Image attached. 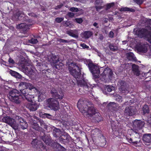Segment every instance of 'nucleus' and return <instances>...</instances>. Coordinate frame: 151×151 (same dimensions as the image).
<instances>
[{
  "mask_svg": "<svg viewBox=\"0 0 151 151\" xmlns=\"http://www.w3.org/2000/svg\"><path fill=\"white\" fill-rule=\"evenodd\" d=\"M109 47L110 50L113 51H115L117 49V47L114 46L112 44H110Z\"/></svg>",
  "mask_w": 151,
  "mask_h": 151,
  "instance_id": "obj_37",
  "label": "nucleus"
},
{
  "mask_svg": "<svg viewBox=\"0 0 151 151\" xmlns=\"http://www.w3.org/2000/svg\"><path fill=\"white\" fill-rule=\"evenodd\" d=\"M15 119L16 120L18 121L19 124L24 121L21 117L19 116H16Z\"/></svg>",
  "mask_w": 151,
  "mask_h": 151,
  "instance_id": "obj_42",
  "label": "nucleus"
},
{
  "mask_svg": "<svg viewBox=\"0 0 151 151\" xmlns=\"http://www.w3.org/2000/svg\"><path fill=\"white\" fill-rule=\"evenodd\" d=\"M132 70L134 72V74L137 76L140 75V71L138 69V67L137 65L133 64L132 65Z\"/></svg>",
  "mask_w": 151,
  "mask_h": 151,
  "instance_id": "obj_22",
  "label": "nucleus"
},
{
  "mask_svg": "<svg viewBox=\"0 0 151 151\" xmlns=\"http://www.w3.org/2000/svg\"><path fill=\"white\" fill-rule=\"evenodd\" d=\"M118 85L119 86V89L122 93H128V91L126 88V83L123 81L119 80L118 83Z\"/></svg>",
  "mask_w": 151,
  "mask_h": 151,
  "instance_id": "obj_15",
  "label": "nucleus"
},
{
  "mask_svg": "<svg viewBox=\"0 0 151 151\" xmlns=\"http://www.w3.org/2000/svg\"><path fill=\"white\" fill-rule=\"evenodd\" d=\"M22 88L21 89H22ZM20 91L22 93V95L24 96H26L27 94H28L29 93H30V92H28V89L24 88V89L22 90V89H20Z\"/></svg>",
  "mask_w": 151,
  "mask_h": 151,
  "instance_id": "obj_33",
  "label": "nucleus"
},
{
  "mask_svg": "<svg viewBox=\"0 0 151 151\" xmlns=\"http://www.w3.org/2000/svg\"><path fill=\"white\" fill-rule=\"evenodd\" d=\"M9 98L11 101L17 104H19L22 100V97L19 96V91L16 89L9 92Z\"/></svg>",
  "mask_w": 151,
  "mask_h": 151,
  "instance_id": "obj_5",
  "label": "nucleus"
},
{
  "mask_svg": "<svg viewBox=\"0 0 151 151\" xmlns=\"http://www.w3.org/2000/svg\"><path fill=\"white\" fill-rule=\"evenodd\" d=\"M25 70L28 74L30 75H34V73L33 70L30 68L26 67L25 68Z\"/></svg>",
  "mask_w": 151,
  "mask_h": 151,
  "instance_id": "obj_30",
  "label": "nucleus"
},
{
  "mask_svg": "<svg viewBox=\"0 0 151 151\" xmlns=\"http://www.w3.org/2000/svg\"><path fill=\"white\" fill-rule=\"evenodd\" d=\"M88 66L95 78H100L102 81L106 82L110 81L114 78L113 72L109 68H106L101 75H99L100 71L96 65L93 63H89L88 64Z\"/></svg>",
  "mask_w": 151,
  "mask_h": 151,
  "instance_id": "obj_1",
  "label": "nucleus"
},
{
  "mask_svg": "<svg viewBox=\"0 0 151 151\" xmlns=\"http://www.w3.org/2000/svg\"><path fill=\"white\" fill-rule=\"evenodd\" d=\"M29 42L31 44H35L38 42V41L36 39L32 38L29 40Z\"/></svg>",
  "mask_w": 151,
  "mask_h": 151,
  "instance_id": "obj_44",
  "label": "nucleus"
},
{
  "mask_svg": "<svg viewBox=\"0 0 151 151\" xmlns=\"http://www.w3.org/2000/svg\"><path fill=\"white\" fill-rule=\"evenodd\" d=\"M24 97L27 101L30 102L32 101V99L34 98V94L32 93V94L29 93Z\"/></svg>",
  "mask_w": 151,
  "mask_h": 151,
  "instance_id": "obj_27",
  "label": "nucleus"
},
{
  "mask_svg": "<svg viewBox=\"0 0 151 151\" xmlns=\"http://www.w3.org/2000/svg\"><path fill=\"white\" fill-rule=\"evenodd\" d=\"M29 26L27 24L24 23H21L17 26V28L18 29H21L23 30L24 32H26L29 29Z\"/></svg>",
  "mask_w": 151,
  "mask_h": 151,
  "instance_id": "obj_19",
  "label": "nucleus"
},
{
  "mask_svg": "<svg viewBox=\"0 0 151 151\" xmlns=\"http://www.w3.org/2000/svg\"><path fill=\"white\" fill-rule=\"evenodd\" d=\"M91 103L87 100L80 99L77 103V107L84 116L92 117L94 115L99 118L100 113L93 106H90Z\"/></svg>",
  "mask_w": 151,
  "mask_h": 151,
  "instance_id": "obj_2",
  "label": "nucleus"
},
{
  "mask_svg": "<svg viewBox=\"0 0 151 151\" xmlns=\"http://www.w3.org/2000/svg\"><path fill=\"white\" fill-rule=\"evenodd\" d=\"M99 38L101 40H102L103 38H104V36L103 35H100V37H99Z\"/></svg>",
  "mask_w": 151,
  "mask_h": 151,
  "instance_id": "obj_64",
  "label": "nucleus"
},
{
  "mask_svg": "<svg viewBox=\"0 0 151 151\" xmlns=\"http://www.w3.org/2000/svg\"><path fill=\"white\" fill-rule=\"evenodd\" d=\"M91 135L92 137H99L102 139L104 141V144L106 145V140L104 137L101 134V132L97 129H95L93 130L91 132Z\"/></svg>",
  "mask_w": 151,
  "mask_h": 151,
  "instance_id": "obj_13",
  "label": "nucleus"
},
{
  "mask_svg": "<svg viewBox=\"0 0 151 151\" xmlns=\"http://www.w3.org/2000/svg\"><path fill=\"white\" fill-rule=\"evenodd\" d=\"M114 89V87L111 86H107L106 87V89L108 91L111 92V91L113 89Z\"/></svg>",
  "mask_w": 151,
  "mask_h": 151,
  "instance_id": "obj_45",
  "label": "nucleus"
},
{
  "mask_svg": "<svg viewBox=\"0 0 151 151\" xmlns=\"http://www.w3.org/2000/svg\"><path fill=\"white\" fill-rule=\"evenodd\" d=\"M39 93V94L38 96V98L39 100H42L45 99V96L42 93H40L38 91V93Z\"/></svg>",
  "mask_w": 151,
  "mask_h": 151,
  "instance_id": "obj_39",
  "label": "nucleus"
},
{
  "mask_svg": "<svg viewBox=\"0 0 151 151\" xmlns=\"http://www.w3.org/2000/svg\"><path fill=\"white\" fill-rule=\"evenodd\" d=\"M148 46L149 45L147 44L140 45L137 46V49L139 52L145 53L147 51Z\"/></svg>",
  "mask_w": 151,
  "mask_h": 151,
  "instance_id": "obj_17",
  "label": "nucleus"
},
{
  "mask_svg": "<svg viewBox=\"0 0 151 151\" xmlns=\"http://www.w3.org/2000/svg\"><path fill=\"white\" fill-rule=\"evenodd\" d=\"M134 125L135 127H134L131 129L136 134H138V129H141L144 126L143 122L140 121H135L134 123Z\"/></svg>",
  "mask_w": 151,
  "mask_h": 151,
  "instance_id": "obj_11",
  "label": "nucleus"
},
{
  "mask_svg": "<svg viewBox=\"0 0 151 151\" xmlns=\"http://www.w3.org/2000/svg\"><path fill=\"white\" fill-rule=\"evenodd\" d=\"M81 68L80 67L75 63H71L69 64L68 69L70 74L76 79L78 85L81 86L84 84V81L81 76Z\"/></svg>",
  "mask_w": 151,
  "mask_h": 151,
  "instance_id": "obj_3",
  "label": "nucleus"
},
{
  "mask_svg": "<svg viewBox=\"0 0 151 151\" xmlns=\"http://www.w3.org/2000/svg\"><path fill=\"white\" fill-rule=\"evenodd\" d=\"M9 63H11L12 64H13L14 63V60L13 59H11V58H9Z\"/></svg>",
  "mask_w": 151,
  "mask_h": 151,
  "instance_id": "obj_62",
  "label": "nucleus"
},
{
  "mask_svg": "<svg viewBox=\"0 0 151 151\" xmlns=\"http://www.w3.org/2000/svg\"><path fill=\"white\" fill-rule=\"evenodd\" d=\"M63 6V5L62 4H60V5H58L56 7L55 9H57L60 8Z\"/></svg>",
  "mask_w": 151,
  "mask_h": 151,
  "instance_id": "obj_63",
  "label": "nucleus"
},
{
  "mask_svg": "<svg viewBox=\"0 0 151 151\" xmlns=\"http://www.w3.org/2000/svg\"><path fill=\"white\" fill-rule=\"evenodd\" d=\"M40 126L42 127V128H43L45 129H47L48 125L47 124L43 121L42 120H40Z\"/></svg>",
  "mask_w": 151,
  "mask_h": 151,
  "instance_id": "obj_34",
  "label": "nucleus"
},
{
  "mask_svg": "<svg viewBox=\"0 0 151 151\" xmlns=\"http://www.w3.org/2000/svg\"><path fill=\"white\" fill-rule=\"evenodd\" d=\"M59 41L60 42L62 43H68L69 42V41L68 40H65L63 39H60L59 40Z\"/></svg>",
  "mask_w": 151,
  "mask_h": 151,
  "instance_id": "obj_54",
  "label": "nucleus"
},
{
  "mask_svg": "<svg viewBox=\"0 0 151 151\" xmlns=\"http://www.w3.org/2000/svg\"><path fill=\"white\" fill-rule=\"evenodd\" d=\"M142 140L147 143L151 142V134H145L143 137Z\"/></svg>",
  "mask_w": 151,
  "mask_h": 151,
  "instance_id": "obj_20",
  "label": "nucleus"
},
{
  "mask_svg": "<svg viewBox=\"0 0 151 151\" xmlns=\"http://www.w3.org/2000/svg\"><path fill=\"white\" fill-rule=\"evenodd\" d=\"M136 33L141 37L147 38L148 42L151 43V34L147 30L142 29L137 31Z\"/></svg>",
  "mask_w": 151,
  "mask_h": 151,
  "instance_id": "obj_9",
  "label": "nucleus"
},
{
  "mask_svg": "<svg viewBox=\"0 0 151 151\" xmlns=\"http://www.w3.org/2000/svg\"><path fill=\"white\" fill-rule=\"evenodd\" d=\"M70 24V23L69 22L67 21L65 24V26L66 27H69Z\"/></svg>",
  "mask_w": 151,
  "mask_h": 151,
  "instance_id": "obj_60",
  "label": "nucleus"
},
{
  "mask_svg": "<svg viewBox=\"0 0 151 151\" xmlns=\"http://www.w3.org/2000/svg\"><path fill=\"white\" fill-rule=\"evenodd\" d=\"M115 103L114 102H110L108 105L109 107L112 106L113 105H114Z\"/></svg>",
  "mask_w": 151,
  "mask_h": 151,
  "instance_id": "obj_61",
  "label": "nucleus"
},
{
  "mask_svg": "<svg viewBox=\"0 0 151 151\" xmlns=\"http://www.w3.org/2000/svg\"><path fill=\"white\" fill-rule=\"evenodd\" d=\"M42 139L43 141L46 145H50L51 141V139L49 136L44 135L42 137Z\"/></svg>",
  "mask_w": 151,
  "mask_h": 151,
  "instance_id": "obj_26",
  "label": "nucleus"
},
{
  "mask_svg": "<svg viewBox=\"0 0 151 151\" xmlns=\"http://www.w3.org/2000/svg\"><path fill=\"white\" fill-rule=\"evenodd\" d=\"M35 117V116H33V118H31L30 120H29L32 127L33 129L39 131H41L42 130V128L40 127L38 124L36 123V122L33 119V118H34Z\"/></svg>",
  "mask_w": 151,
  "mask_h": 151,
  "instance_id": "obj_16",
  "label": "nucleus"
},
{
  "mask_svg": "<svg viewBox=\"0 0 151 151\" xmlns=\"http://www.w3.org/2000/svg\"><path fill=\"white\" fill-rule=\"evenodd\" d=\"M17 73V72L12 70H11L10 71V73L11 74V75L15 77V75Z\"/></svg>",
  "mask_w": 151,
  "mask_h": 151,
  "instance_id": "obj_56",
  "label": "nucleus"
},
{
  "mask_svg": "<svg viewBox=\"0 0 151 151\" xmlns=\"http://www.w3.org/2000/svg\"><path fill=\"white\" fill-rule=\"evenodd\" d=\"M28 15L30 16L34 17H36L37 15L34 13H28Z\"/></svg>",
  "mask_w": 151,
  "mask_h": 151,
  "instance_id": "obj_57",
  "label": "nucleus"
},
{
  "mask_svg": "<svg viewBox=\"0 0 151 151\" xmlns=\"http://www.w3.org/2000/svg\"><path fill=\"white\" fill-rule=\"evenodd\" d=\"M2 120L4 122L10 125L15 130L18 129V124L14 119L7 116L4 117Z\"/></svg>",
  "mask_w": 151,
  "mask_h": 151,
  "instance_id": "obj_8",
  "label": "nucleus"
},
{
  "mask_svg": "<svg viewBox=\"0 0 151 151\" xmlns=\"http://www.w3.org/2000/svg\"><path fill=\"white\" fill-rule=\"evenodd\" d=\"M116 100L119 102H121L122 101V97L119 95H117L116 96Z\"/></svg>",
  "mask_w": 151,
  "mask_h": 151,
  "instance_id": "obj_46",
  "label": "nucleus"
},
{
  "mask_svg": "<svg viewBox=\"0 0 151 151\" xmlns=\"http://www.w3.org/2000/svg\"><path fill=\"white\" fill-rule=\"evenodd\" d=\"M75 21L77 23L79 24L82 23L83 21L82 19L81 18H76L75 19Z\"/></svg>",
  "mask_w": 151,
  "mask_h": 151,
  "instance_id": "obj_49",
  "label": "nucleus"
},
{
  "mask_svg": "<svg viewBox=\"0 0 151 151\" xmlns=\"http://www.w3.org/2000/svg\"><path fill=\"white\" fill-rule=\"evenodd\" d=\"M136 110L134 107L132 106H127L124 111V114L127 116H132L136 113Z\"/></svg>",
  "mask_w": 151,
  "mask_h": 151,
  "instance_id": "obj_12",
  "label": "nucleus"
},
{
  "mask_svg": "<svg viewBox=\"0 0 151 151\" xmlns=\"http://www.w3.org/2000/svg\"><path fill=\"white\" fill-rule=\"evenodd\" d=\"M78 30H70L67 31V33L73 37L77 38L78 37Z\"/></svg>",
  "mask_w": 151,
  "mask_h": 151,
  "instance_id": "obj_18",
  "label": "nucleus"
},
{
  "mask_svg": "<svg viewBox=\"0 0 151 151\" xmlns=\"http://www.w3.org/2000/svg\"><path fill=\"white\" fill-rule=\"evenodd\" d=\"M38 140L36 139H34L31 142V144L32 146L34 147H35L37 145Z\"/></svg>",
  "mask_w": 151,
  "mask_h": 151,
  "instance_id": "obj_43",
  "label": "nucleus"
},
{
  "mask_svg": "<svg viewBox=\"0 0 151 151\" xmlns=\"http://www.w3.org/2000/svg\"><path fill=\"white\" fill-rule=\"evenodd\" d=\"M127 57V59L129 60L136 61V58L134 56V55L133 53L130 52L127 53L126 54Z\"/></svg>",
  "mask_w": 151,
  "mask_h": 151,
  "instance_id": "obj_25",
  "label": "nucleus"
},
{
  "mask_svg": "<svg viewBox=\"0 0 151 151\" xmlns=\"http://www.w3.org/2000/svg\"><path fill=\"white\" fill-rule=\"evenodd\" d=\"M142 111L144 115L146 113L148 114L149 112V110L148 106L146 105H144L142 109Z\"/></svg>",
  "mask_w": 151,
  "mask_h": 151,
  "instance_id": "obj_31",
  "label": "nucleus"
},
{
  "mask_svg": "<svg viewBox=\"0 0 151 151\" xmlns=\"http://www.w3.org/2000/svg\"><path fill=\"white\" fill-rule=\"evenodd\" d=\"M126 139L127 141L129 143H132L134 145H136L139 142H140V141H141V140H140L139 141H135V142H132V139L131 138H129L128 137H126Z\"/></svg>",
  "mask_w": 151,
  "mask_h": 151,
  "instance_id": "obj_36",
  "label": "nucleus"
},
{
  "mask_svg": "<svg viewBox=\"0 0 151 151\" xmlns=\"http://www.w3.org/2000/svg\"><path fill=\"white\" fill-rule=\"evenodd\" d=\"M93 25L95 27H96V28H99V26L98 25V23L96 22H94L93 24Z\"/></svg>",
  "mask_w": 151,
  "mask_h": 151,
  "instance_id": "obj_58",
  "label": "nucleus"
},
{
  "mask_svg": "<svg viewBox=\"0 0 151 151\" xmlns=\"http://www.w3.org/2000/svg\"><path fill=\"white\" fill-rule=\"evenodd\" d=\"M67 15L70 17H73L74 16V13L71 12H68Z\"/></svg>",
  "mask_w": 151,
  "mask_h": 151,
  "instance_id": "obj_53",
  "label": "nucleus"
},
{
  "mask_svg": "<svg viewBox=\"0 0 151 151\" xmlns=\"http://www.w3.org/2000/svg\"><path fill=\"white\" fill-rule=\"evenodd\" d=\"M121 11H129L131 12H134L135 9L132 8H130L128 7H123L121 8L120 10Z\"/></svg>",
  "mask_w": 151,
  "mask_h": 151,
  "instance_id": "obj_32",
  "label": "nucleus"
},
{
  "mask_svg": "<svg viewBox=\"0 0 151 151\" xmlns=\"http://www.w3.org/2000/svg\"><path fill=\"white\" fill-rule=\"evenodd\" d=\"M51 93L53 97L56 99H62L63 98L64 95L62 91H58L55 88H53L51 91Z\"/></svg>",
  "mask_w": 151,
  "mask_h": 151,
  "instance_id": "obj_10",
  "label": "nucleus"
},
{
  "mask_svg": "<svg viewBox=\"0 0 151 151\" xmlns=\"http://www.w3.org/2000/svg\"><path fill=\"white\" fill-rule=\"evenodd\" d=\"M26 107L30 111H35L37 109L39 105L36 103L32 102L27 104Z\"/></svg>",
  "mask_w": 151,
  "mask_h": 151,
  "instance_id": "obj_14",
  "label": "nucleus"
},
{
  "mask_svg": "<svg viewBox=\"0 0 151 151\" xmlns=\"http://www.w3.org/2000/svg\"><path fill=\"white\" fill-rule=\"evenodd\" d=\"M64 19L63 18L57 17L55 19V21L58 23H60Z\"/></svg>",
  "mask_w": 151,
  "mask_h": 151,
  "instance_id": "obj_48",
  "label": "nucleus"
},
{
  "mask_svg": "<svg viewBox=\"0 0 151 151\" xmlns=\"http://www.w3.org/2000/svg\"><path fill=\"white\" fill-rule=\"evenodd\" d=\"M49 61L54 68L60 69H62L63 66V63L59 61L58 58L55 55L51 56Z\"/></svg>",
  "mask_w": 151,
  "mask_h": 151,
  "instance_id": "obj_6",
  "label": "nucleus"
},
{
  "mask_svg": "<svg viewBox=\"0 0 151 151\" xmlns=\"http://www.w3.org/2000/svg\"><path fill=\"white\" fill-rule=\"evenodd\" d=\"M95 7L98 11L103 8L102 6V2L101 0H96L95 2Z\"/></svg>",
  "mask_w": 151,
  "mask_h": 151,
  "instance_id": "obj_21",
  "label": "nucleus"
},
{
  "mask_svg": "<svg viewBox=\"0 0 151 151\" xmlns=\"http://www.w3.org/2000/svg\"><path fill=\"white\" fill-rule=\"evenodd\" d=\"M80 46L82 47L83 49H88L89 48V46L85 44L84 43H81L80 44Z\"/></svg>",
  "mask_w": 151,
  "mask_h": 151,
  "instance_id": "obj_50",
  "label": "nucleus"
},
{
  "mask_svg": "<svg viewBox=\"0 0 151 151\" xmlns=\"http://www.w3.org/2000/svg\"><path fill=\"white\" fill-rule=\"evenodd\" d=\"M114 33L112 31H110L109 34V37H113Z\"/></svg>",
  "mask_w": 151,
  "mask_h": 151,
  "instance_id": "obj_59",
  "label": "nucleus"
},
{
  "mask_svg": "<svg viewBox=\"0 0 151 151\" xmlns=\"http://www.w3.org/2000/svg\"><path fill=\"white\" fill-rule=\"evenodd\" d=\"M69 10L71 12H77L79 11V9L78 8L74 7L70 8Z\"/></svg>",
  "mask_w": 151,
  "mask_h": 151,
  "instance_id": "obj_47",
  "label": "nucleus"
},
{
  "mask_svg": "<svg viewBox=\"0 0 151 151\" xmlns=\"http://www.w3.org/2000/svg\"><path fill=\"white\" fill-rule=\"evenodd\" d=\"M133 1L138 4H142L143 3L142 0H133Z\"/></svg>",
  "mask_w": 151,
  "mask_h": 151,
  "instance_id": "obj_51",
  "label": "nucleus"
},
{
  "mask_svg": "<svg viewBox=\"0 0 151 151\" xmlns=\"http://www.w3.org/2000/svg\"><path fill=\"white\" fill-rule=\"evenodd\" d=\"M63 136L64 137V138L63 137H62V138L60 139V141H61V139H62L63 140L66 141L67 142H68L69 141V138L70 137L68 134H66V136L63 135Z\"/></svg>",
  "mask_w": 151,
  "mask_h": 151,
  "instance_id": "obj_40",
  "label": "nucleus"
},
{
  "mask_svg": "<svg viewBox=\"0 0 151 151\" xmlns=\"http://www.w3.org/2000/svg\"><path fill=\"white\" fill-rule=\"evenodd\" d=\"M18 125L19 126V125L21 128L23 129H27L28 127V124L27 122L25 121L19 124V125Z\"/></svg>",
  "mask_w": 151,
  "mask_h": 151,
  "instance_id": "obj_29",
  "label": "nucleus"
},
{
  "mask_svg": "<svg viewBox=\"0 0 151 151\" xmlns=\"http://www.w3.org/2000/svg\"><path fill=\"white\" fill-rule=\"evenodd\" d=\"M61 132L59 129L55 128L52 131V134L54 137H59L60 135Z\"/></svg>",
  "mask_w": 151,
  "mask_h": 151,
  "instance_id": "obj_23",
  "label": "nucleus"
},
{
  "mask_svg": "<svg viewBox=\"0 0 151 151\" xmlns=\"http://www.w3.org/2000/svg\"><path fill=\"white\" fill-rule=\"evenodd\" d=\"M92 35V32L90 31H86L82 34V35L83 36L82 37L85 39L88 38Z\"/></svg>",
  "mask_w": 151,
  "mask_h": 151,
  "instance_id": "obj_24",
  "label": "nucleus"
},
{
  "mask_svg": "<svg viewBox=\"0 0 151 151\" xmlns=\"http://www.w3.org/2000/svg\"><path fill=\"white\" fill-rule=\"evenodd\" d=\"M24 15V13L23 12L18 11L16 13L15 15H14V16L15 17L16 19H20V17H22Z\"/></svg>",
  "mask_w": 151,
  "mask_h": 151,
  "instance_id": "obj_28",
  "label": "nucleus"
},
{
  "mask_svg": "<svg viewBox=\"0 0 151 151\" xmlns=\"http://www.w3.org/2000/svg\"><path fill=\"white\" fill-rule=\"evenodd\" d=\"M96 116L95 117V119L96 120L97 122H99L101 120V115L100 114V118H98V116H96V115H94Z\"/></svg>",
  "mask_w": 151,
  "mask_h": 151,
  "instance_id": "obj_52",
  "label": "nucleus"
},
{
  "mask_svg": "<svg viewBox=\"0 0 151 151\" xmlns=\"http://www.w3.org/2000/svg\"><path fill=\"white\" fill-rule=\"evenodd\" d=\"M44 106L48 107L55 111L58 110L60 108L58 101L54 98H50L46 100Z\"/></svg>",
  "mask_w": 151,
  "mask_h": 151,
  "instance_id": "obj_4",
  "label": "nucleus"
},
{
  "mask_svg": "<svg viewBox=\"0 0 151 151\" xmlns=\"http://www.w3.org/2000/svg\"><path fill=\"white\" fill-rule=\"evenodd\" d=\"M56 147L57 148V151H65V148L61 146L58 143L57 144Z\"/></svg>",
  "mask_w": 151,
  "mask_h": 151,
  "instance_id": "obj_35",
  "label": "nucleus"
},
{
  "mask_svg": "<svg viewBox=\"0 0 151 151\" xmlns=\"http://www.w3.org/2000/svg\"><path fill=\"white\" fill-rule=\"evenodd\" d=\"M114 5V3H111L109 4H107L106 5V10L110 9L111 8L113 7Z\"/></svg>",
  "mask_w": 151,
  "mask_h": 151,
  "instance_id": "obj_41",
  "label": "nucleus"
},
{
  "mask_svg": "<svg viewBox=\"0 0 151 151\" xmlns=\"http://www.w3.org/2000/svg\"><path fill=\"white\" fill-rule=\"evenodd\" d=\"M19 88H25L28 89L29 91L31 92L32 93H38V89L34 87V86L32 84L29 83H27L25 82H20L19 85Z\"/></svg>",
  "mask_w": 151,
  "mask_h": 151,
  "instance_id": "obj_7",
  "label": "nucleus"
},
{
  "mask_svg": "<svg viewBox=\"0 0 151 151\" xmlns=\"http://www.w3.org/2000/svg\"><path fill=\"white\" fill-rule=\"evenodd\" d=\"M42 115L43 116L42 117L45 118H47L48 119H51L53 117L52 116L49 114L44 113L43 114H42Z\"/></svg>",
  "mask_w": 151,
  "mask_h": 151,
  "instance_id": "obj_38",
  "label": "nucleus"
},
{
  "mask_svg": "<svg viewBox=\"0 0 151 151\" xmlns=\"http://www.w3.org/2000/svg\"><path fill=\"white\" fill-rule=\"evenodd\" d=\"M22 76L21 74H20L17 72V73L15 75V78H22Z\"/></svg>",
  "mask_w": 151,
  "mask_h": 151,
  "instance_id": "obj_55",
  "label": "nucleus"
}]
</instances>
